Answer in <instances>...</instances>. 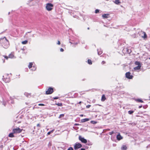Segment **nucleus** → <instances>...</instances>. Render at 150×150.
Wrapping results in <instances>:
<instances>
[{"label":"nucleus","mask_w":150,"mask_h":150,"mask_svg":"<svg viewBox=\"0 0 150 150\" xmlns=\"http://www.w3.org/2000/svg\"><path fill=\"white\" fill-rule=\"evenodd\" d=\"M0 45L5 49L9 47V42L5 37L0 38Z\"/></svg>","instance_id":"1"},{"label":"nucleus","mask_w":150,"mask_h":150,"mask_svg":"<svg viewBox=\"0 0 150 150\" xmlns=\"http://www.w3.org/2000/svg\"><path fill=\"white\" fill-rule=\"evenodd\" d=\"M53 5L51 3H48L47 4L46 6V8L47 10L48 11L51 10L52 9Z\"/></svg>","instance_id":"2"},{"label":"nucleus","mask_w":150,"mask_h":150,"mask_svg":"<svg viewBox=\"0 0 150 150\" xmlns=\"http://www.w3.org/2000/svg\"><path fill=\"white\" fill-rule=\"evenodd\" d=\"M22 130V129H21L20 128L17 127L16 129H13L12 131L14 134H17L21 132Z\"/></svg>","instance_id":"3"},{"label":"nucleus","mask_w":150,"mask_h":150,"mask_svg":"<svg viewBox=\"0 0 150 150\" xmlns=\"http://www.w3.org/2000/svg\"><path fill=\"white\" fill-rule=\"evenodd\" d=\"M82 146L81 144L79 143H76L74 146V148L75 150H77V149L81 147Z\"/></svg>","instance_id":"4"},{"label":"nucleus","mask_w":150,"mask_h":150,"mask_svg":"<svg viewBox=\"0 0 150 150\" xmlns=\"http://www.w3.org/2000/svg\"><path fill=\"white\" fill-rule=\"evenodd\" d=\"M79 139L83 143L85 144L87 142L86 139H84L83 137H82L80 135L79 136Z\"/></svg>","instance_id":"5"},{"label":"nucleus","mask_w":150,"mask_h":150,"mask_svg":"<svg viewBox=\"0 0 150 150\" xmlns=\"http://www.w3.org/2000/svg\"><path fill=\"white\" fill-rule=\"evenodd\" d=\"M138 33H139V35L142 38H145L147 37V35L146 33L142 30H141V32H139Z\"/></svg>","instance_id":"6"},{"label":"nucleus","mask_w":150,"mask_h":150,"mask_svg":"<svg viewBox=\"0 0 150 150\" xmlns=\"http://www.w3.org/2000/svg\"><path fill=\"white\" fill-rule=\"evenodd\" d=\"M53 92V89L52 88L50 87L49 88L47 91H46V94H50Z\"/></svg>","instance_id":"7"},{"label":"nucleus","mask_w":150,"mask_h":150,"mask_svg":"<svg viewBox=\"0 0 150 150\" xmlns=\"http://www.w3.org/2000/svg\"><path fill=\"white\" fill-rule=\"evenodd\" d=\"M126 77L129 79H132V78L133 76L131 75V73L129 72H127L126 73Z\"/></svg>","instance_id":"8"},{"label":"nucleus","mask_w":150,"mask_h":150,"mask_svg":"<svg viewBox=\"0 0 150 150\" xmlns=\"http://www.w3.org/2000/svg\"><path fill=\"white\" fill-rule=\"evenodd\" d=\"M116 138L118 140H120L123 139V137L121 136L120 133L117 136Z\"/></svg>","instance_id":"9"},{"label":"nucleus","mask_w":150,"mask_h":150,"mask_svg":"<svg viewBox=\"0 0 150 150\" xmlns=\"http://www.w3.org/2000/svg\"><path fill=\"white\" fill-rule=\"evenodd\" d=\"M4 76H3V80L4 81L6 82H8L10 81V79L9 78H6V79L5 78H4Z\"/></svg>","instance_id":"10"},{"label":"nucleus","mask_w":150,"mask_h":150,"mask_svg":"<svg viewBox=\"0 0 150 150\" xmlns=\"http://www.w3.org/2000/svg\"><path fill=\"white\" fill-rule=\"evenodd\" d=\"M113 2L117 4H119L121 3V2L119 0H114Z\"/></svg>","instance_id":"11"},{"label":"nucleus","mask_w":150,"mask_h":150,"mask_svg":"<svg viewBox=\"0 0 150 150\" xmlns=\"http://www.w3.org/2000/svg\"><path fill=\"white\" fill-rule=\"evenodd\" d=\"M108 14H104L102 15V16L103 18H108Z\"/></svg>","instance_id":"12"},{"label":"nucleus","mask_w":150,"mask_h":150,"mask_svg":"<svg viewBox=\"0 0 150 150\" xmlns=\"http://www.w3.org/2000/svg\"><path fill=\"white\" fill-rule=\"evenodd\" d=\"M97 51L99 55H100L102 53V51L100 49H98Z\"/></svg>","instance_id":"13"},{"label":"nucleus","mask_w":150,"mask_h":150,"mask_svg":"<svg viewBox=\"0 0 150 150\" xmlns=\"http://www.w3.org/2000/svg\"><path fill=\"white\" fill-rule=\"evenodd\" d=\"M89 120V119L88 118H85L82 119L81 120V122H87Z\"/></svg>","instance_id":"14"},{"label":"nucleus","mask_w":150,"mask_h":150,"mask_svg":"<svg viewBox=\"0 0 150 150\" xmlns=\"http://www.w3.org/2000/svg\"><path fill=\"white\" fill-rule=\"evenodd\" d=\"M141 66H137L136 67H134V69L135 70H137L140 69L141 68Z\"/></svg>","instance_id":"15"},{"label":"nucleus","mask_w":150,"mask_h":150,"mask_svg":"<svg viewBox=\"0 0 150 150\" xmlns=\"http://www.w3.org/2000/svg\"><path fill=\"white\" fill-rule=\"evenodd\" d=\"M106 99V98L105 97V96L103 94L102 95L101 98V101H103L105 100Z\"/></svg>","instance_id":"16"},{"label":"nucleus","mask_w":150,"mask_h":150,"mask_svg":"<svg viewBox=\"0 0 150 150\" xmlns=\"http://www.w3.org/2000/svg\"><path fill=\"white\" fill-rule=\"evenodd\" d=\"M14 134L13 132L9 134L8 135L9 137H14V136L13 135V134Z\"/></svg>","instance_id":"17"},{"label":"nucleus","mask_w":150,"mask_h":150,"mask_svg":"<svg viewBox=\"0 0 150 150\" xmlns=\"http://www.w3.org/2000/svg\"><path fill=\"white\" fill-rule=\"evenodd\" d=\"M127 149V147L125 145H123L121 147V149L122 150H126Z\"/></svg>","instance_id":"18"},{"label":"nucleus","mask_w":150,"mask_h":150,"mask_svg":"<svg viewBox=\"0 0 150 150\" xmlns=\"http://www.w3.org/2000/svg\"><path fill=\"white\" fill-rule=\"evenodd\" d=\"M135 64L137 66H141L140 63L138 61H136L135 62Z\"/></svg>","instance_id":"19"},{"label":"nucleus","mask_w":150,"mask_h":150,"mask_svg":"<svg viewBox=\"0 0 150 150\" xmlns=\"http://www.w3.org/2000/svg\"><path fill=\"white\" fill-rule=\"evenodd\" d=\"M14 57V55L12 54H10L8 55L9 58H12Z\"/></svg>","instance_id":"20"},{"label":"nucleus","mask_w":150,"mask_h":150,"mask_svg":"<svg viewBox=\"0 0 150 150\" xmlns=\"http://www.w3.org/2000/svg\"><path fill=\"white\" fill-rule=\"evenodd\" d=\"M33 63L32 62H30L29 63V64L28 65V68L29 69H30L32 67V66L33 65Z\"/></svg>","instance_id":"21"},{"label":"nucleus","mask_w":150,"mask_h":150,"mask_svg":"<svg viewBox=\"0 0 150 150\" xmlns=\"http://www.w3.org/2000/svg\"><path fill=\"white\" fill-rule=\"evenodd\" d=\"M24 95L26 96V97H28L29 96H30V93H27V92H25L24 93Z\"/></svg>","instance_id":"22"},{"label":"nucleus","mask_w":150,"mask_h":150,"mask_svg":"<svg viewBox=\"0 0 150 150\" xmlns=\"http://www.w3.org/2000/svg\"><path fill=\"white\" fill-rule=\"evenodd\" d=\"M28 42V41L25 40L24 41H22V43L23 44H26Z\"/></svg>","instance_id":"23"},{"label":"nucleus","mask_w":150,"mask_h":150,"mask_svg":"<svg viewBox=\"0 0 150 150\" xmlns=\"http://www.w3.org/2000/svg\"><path fill=\"white\" fill-rule=\"evenodd\" d=\"M88 63L89 64H92V62L91 60L89 59H88Z\"/></svg>","instance_id":"24"},{"label":"nucleus","mask_w":150,"mask_h":150,"mask_svg":"<svg viewBox=\"0 0 150 150\" xmlns=\"http://www.w3.org/2000/svg\"><path fill=\"white\" fill-rule=\"evenodd\" d=\"M56 105L59 106H62V104L61 103H56Z\"/></svg>","instance_id":"25"},{"label":"nucleus","mask_w":150,"mask_h":150,"mask_svg":"<svg viewBox=\"0 0 150 150\" xmlns=\"http://www.w3.org/2000/svg\"><path fill=\"white\" fill-rule=\"evenodd\" d=\"M36 68L35 66H33L32 67L31 70L33 71H35L36 69Z\"/></svg>","instance_id":"26"},{"label":"nucleus","mask_w":150,"mask_h":150,"mask_svg":"<svg viewBox=\"0 0 150 150\" xmlns=\"http://www.w3.org/2000/svg\"><path fill=\"white\" fill-rule=\"evenodd\" d=\"M64 114H61L60 115L59 117V118H61L62 117H64Z\"/></svg>","instance_id":"27"},{"label":"nucleus","mask_w":150,"mask_h":150,"mask_svg":"<svg viewBox=\"0 0 150 150\" xmlns=\"http://www.w3.org/2000/svg\"><path fill=\"white\" fill-rule=\"evenodd\" d=\"M136 100L138 101V102H141V103H143V101L141 100V99H137Z\"/></svg>","instance_id":"28"},{"label":"nucleus","mask_w":150,"mask_h":150,"mask_svg":"<svg viewBox=\"0 0 150 150\" xmlns=\"http://www.w3.org/2000/svg\"><path fill=\"white\" fill-rule=\"evenodd\" d=\"M133 112L134 111L132 110H130L128 112V113L129 114H132V113H133Z\"/></svg>","instance_id":"29"},{"label":"nucleus","mask_w":150,"mask_h":150,"mask_svg":"<svg viewBox=\"0 0 150 150\" xmlns=\"http://www.w3.org/2000/svg\"><path fill=\"white\" fill-rule=\"evenodd\" d=\"M54 131V130H52V131L48 132L47 133V134H48V135L50 134L51 133H52Z\"/></svg>","instance_id":"30"},{"label":"nucleus","mask_w":150,"mask_h":150,"mask_svg":"<svg viewBox=\"0 0 150 150\" xmlns=\"http://www.w3.org/2000/svg\"><path fill=\"white\" fill-rule=\"evenodd\" d=\"M99 12V10L96 9L95 10V13H98Z\"/></svg>","instance_id":"31"},{"label":"nucleus","mask_w":150,"mask_h":150,"mask_svg":"<svg viewBox=\"0 0 150 150\" xmlns=\"http://www.w3.org/2000/svg\"><path fill=\"white\" fill-rule=\"evenodd\" d=\"M67 150H74L73 148L71 147H69Z\"/></svg>","instance_id":"32"},{"label":"nucleus","mask_w":150,"mask_h":150,"mask_svg":"<svg viewBox=\"0 0 150 150\" xmlns=\"http://www.w3.org/2000/svg\"><path fill=\"white\" fill-rule=\"evenodd\" d=\"M114 132H113V131H112V132H109V134H110V135H112V134L113 133H114Z\"/></svg>","instance_id":"33"},{"label":"nucleus","mask_w":150,"mask_h":150,"mask_svg":"<svg viewBox=\"0 0 150 150\" xmlns=\"http://www.w3.org/2000/svg\"><path fill=\"white\" fill-rule=\"evenodd\" d=\"M91 122L93 124H96V122L93 121H91Z\"/></svg>","instance_id":"34"},{"label":"nucleus","mask_w":150,"mask_h":150,"mask_svg":"<svg viewBox=\"0 0 150 150\" xmlns=\"http://www.w3.org/2000/svg\"><path fill=\"white\" fill-rule=\"evenodd\" d=\"M4 57V58L6 59H7L8 58V57L5 56H3Z\"/></svg>","instance_id":"35"},{"label":"nucleus","mask_w":150,"mask_h":150,"mask_svg":"<svg viewBox=\"0 0 150 150\" xmlns=\"http://www.w3.org/2000/svg\"><path fill=\"white\" fill-rule=\"evenodd\" d=\"M91 106V105H88L86 106V108H89Z\"/></svg>","instance_id":"36"},{"label":"nucleus","mask_w":150,"mask_h":150,"mask_svg":"<svg viewBox=\"0 0 150 150\" xmlns=\"http://www.w3.org/2000/svg\"><path fill=\"white\" fill-rule=\"evenodd\" d=\"M38 105L39 106H44L45 105L43 104H39Z\"/></svg>","instance_id":"37"},{"label":"nucleus","mask_w":150,"mask_h":150,"mask_svg":"<svg viewBox=\"0 0 150 150\" xmlns=\"http://www.w3.org/2000/svg\"><path fill=\"white\" fill-rule=\"evenodd\" d=\"M60 51L61 52H63L64 51V49L63 48H61L60 49Z\"/></svg>","instance_id":"38"},{"label":"nucleus","mask_w":150,"mask_h":150,"mask_svg":"<svg viewBox=\"0 0 150 150\" xmlns=\"http://www.w3.org/2000/svg\"><path fill=\"white\" fill-rule=\"evenodd\" d=\"M57 44L58 45H59L60 44V42L59 41H58V42L57 43Z\"/></svg>","instance_id":"39"},{"label":"nucleus","mask_w":150,"mask_h":150,"mask_svg":"<svg viewBox=\"0 0 150 150\" xmlns=\"http://www.w3.org/2000/svg\"><path fill=\"white\" fill-rule=\"evenodd\" d=\"M3 104L4 106H5L6 105V103L5 102H3Z\"/></svg>","instance_id":"40"},{"label":"nucleus","mask_w":150,"mask_h":150,"mask_svg":"<svg viewBox=\"0 0 150 150\" xmlns=\"http://www.w3.org/2000/svg\"><path fill=\"white\" fill-rule=\"evenodd\" d=\"M105 61H103L102 62V63H102V64H105Z\"/></svg>","instance_id":"41"},{"label":"nucleus","mask_w":150,"mask_h":150,"mask_svg":"<svg viewBox=\"0 0 150 150\" xmlns=\"http://www.w3.org/2000/svg\"><path fill=\"white\" fill-rule=\"evenodd\" d=\"M58 98V97H55L54 98V99H57Z\"/></svg>","instance_id":"42"},{"label":"nucleus","mask_w":150,"mask_h":150,"mask_svg":"<svg viewBox=\"0 0 150 150\" xmlns=\"http://www.w3.org/2000/svg\"><path fill=\"white\" fill-rule=\"evenodd\" d=\"M37 127H40V125L39 124H38L37 125Z\"/></svg>","instance_id":"43"},{"label":"nucleus","mask_w":150,"mask_h":150,"mask_svg":"<svg viewBox=\"0 0 150 150\" xmlns=\"http://www.w3.org/2000/svg\"><path fill=\"white\" fill-rule=\"evenodd\" d=\"M81 103V101H80L79 102V104H80Z\"/></svg>","instance_id":"44"},{"label":"nucleus","mask_w":150,"mask_h":150,"mask_svg":"<svg viewBox=\"0 0 150 150\" xmlns=\"http://www.w3.org/2000/svg\"><path fill=\"white\" fill-rule=\"evenodd\" d=\"M142 105H141V106H139V108H142Z\"/></svg>","instance_id":"45"},{"label":"nucleus","mask_w":150,"mask_h":150,"mask_svg":"<svg viewBox=\"0 0 150 150\" xmlns=\"http://www.w3.org/2000/svg\"><path fill=\"white\" fill-rule=\"evenodd\" d=\"M83 115L81 114L80 115V116L81 117H83Z\"/></svg>","instance_id":"46"},{"label":"nucleus","mask_w":150,"mask_h":150,"mask_svg":"<svg viewBox=\"0 0 150 150\" xmlns=\"http://www.w3.org/2000/svg\"><path fill=\"white\" fill-rule=\"evenodd\" d=\"M133 37H134V38H135L136 37V35H134V36H133Z\"/></svg>","instance_id":"47"},{"label":"nucleus","mask_w":150,"mask_h":150,"mask_svg":"<svg viewBox=\"0 0 150 150\" xmlns=\"http://www.w3.org/2000/svg\"><path fill=\"white\" fill-rule=\"evenodd\" d=\"M69 43H70L71 44H72V43L71 42H69Z\"/></svg>","instance_id":"48"},{"label":"nucleus","mask_w":150,"mask_h":150,"mask_svg":"<svg viewBox=\"0 0 150 150\" xmlns=\"http://www.w3.org/2000/svg\"><path fill=\"white\" fill-rule=\"evenodd\" d=\"M87 29H88V30L89 29V27L88 28H87Z\"/></svg>","instance_id":"49"},{"label":"nucleus","mask_w":150,"mask_h":150,"mask_svg":"<svg viewBox=\"0 0 150 150\" xmlns=\"http://www.w3.org/2000/svg\"><path fill=\"white\" fill-rule=\"evenodd\" d=\"M75 44V45H77V43H76Z\"/></svg>","instance_id":"50"},{"label":"nucleus","mask_w":150,"mask_h":150,"mask_svg":"<svg viewBox=\"0 0 150 150\" xmlns=\"http://www.w3.org/2000/svg\"><path fill=\"white\" fill-rule=\"evenodd\" d=\"M32 35L33 37L34 36V35Z\"/></svg>","instance_id":"51"},{"label":"nucleus","mask_w":150,"mask_h":150,"mask_svg":"<svg viewBox=\"0 0 150 150\" xmlns=\"http://www.w3.org/2000/svg\"><path fill=\"white\" fill-rule=\"evenodd\" d=\"M10 13V12H9L8 13V15H9Z\"/></svg>","instance_id":"52"},{"label":"nucleus","mask_w":150,"mask_h":150,"mask_svg":"<svg viewBox=\"0 0 150 150\" xmlns=\"http://www.w3.org/2000/svg\"><path fill=\"white\" fill-rule=\"evenodd\" d=\"M108 130H110V129H108Z\"/></svg>","instance_id":"53"},{"label":"nucleus","mask_w":150,"mask_h":150,"mask_svg":"<svg viewBox=\"0 0 150 150\" xmlns=\"http://www.w3.org/2000/svg\"><path fill=\"white\" fill-rule=\"evenodd\" d=\"M30 32H28L27 33H30Z\"/></svg>","instance_id":"54"},{"label":"nucleus","mask_w":150,"mask_h":150,"mask_svg":"<svg viewBox=\"0 0 150 150\" xmlns=\"http://www.w3.org/2000/svg\"><path fill=\"white\" fill-rule=\"evenodd\" d=\"M149 59H150V57L149 58Z\"/></svg>","instance_id":"55"}]
</instances>
